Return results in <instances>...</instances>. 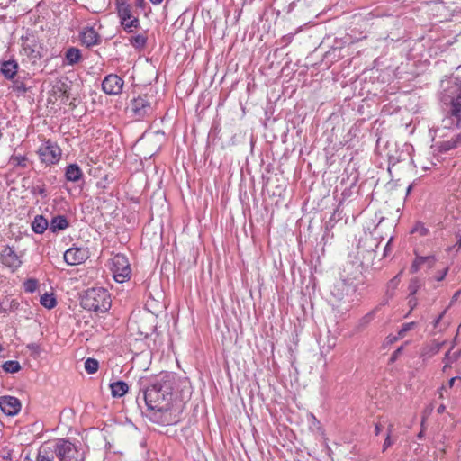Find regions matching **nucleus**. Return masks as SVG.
I'll return each instance as SVG.
<instances>
[{
  "mask_svg": "<svg viewBox=\"0 0 461 461\" xmlns=\"http://www.w3.org/2000/svg\"><path fill=\"white\" fill-rule=\"evenodd\" d=\"M65 177L67 181L77 182L83 177V172L77 164H70L66 167Z\"/></svg>",
  "mask_w": 461,
  "mask_h": 461,
  "instance_id": "nucleus-16",
  "label": "nucleus"
},
{
  "mask_svg": "<svg viewBox=\"0 0 461 461\" xmlns=\"http://www.w3.org/2000/svg\"><path fill=\"white\" fill-rule=\"evenodd\" d=\"M392 426H390V428L388 429V434H387V437L384 442V445H383V451H385L392 444V440L390 438V434H391V431H392Z\"/></svg>",
  "mask_w": 461,
  "mask_h": 461,
  "instance_id": "nucleus-38",
  "label": "nucleus"
},
{
  "mask_svg": "<svg viewBox=\"0 0 461 461\" xmlns=\"http://www.w3.org/2000/svg\"><path fill=\"white\" fill-rule=\"evenodd\" d=\"M402 339L401 337H399V334L394 336V335H389L386 337V342L388 344H393L394 342H396L398 339Z\"/></svg>",
  "mask_w": 461,
  "mask_h": 461,
  "instance_id": "nucleus-39",
  "label": "nucleus"
},
{
  "mask_svg": "<svg viewBox=\"0 0 461 461\" xmlns=\"http://www.w3.org/2000/svg\"><path fill=\"white\" fill-rule=\"evenodd\" d=\"M355 288L344 279L338 280L330 290V303L334 311L344 314L352 307V296Z\"/></svg>",
  "mask_w": 461,
  "mask_h": 461,
  "instance_id": "nucleus-3",
  "label": "nucleus"
},
{
  "mask_svg": "<svg viewBox=\"0 0 461 461\" xmlns=\"http://www.w3.org/2000/svg\"><path fill=\"white\" fill-rule=\"evenodd\" d=\"M461 294V290L456 291L454 295L452 296L450 304H453L457 299L459 298Z\"/></svg>",
  "mask_w": 461,
  "mask_h": 461,
  "instance_id": "nucleus-42",
  "label": "nucleus"
},
{
  "mask_svg": "<svg viewBox=\"0 0 461 461\" xmlns=\"http://www.w3.org/2000/svg\"><path fill=\"white\" fill-rule=\"evenodd\" d=\"M39 155L42 162L56 164L60 159L61 150L58 145L48 140L40 147Z\"/></svg>",
  "mask_w": 461,
  "mask_h": 461,
  "instance_id": "nucleus-8",
  "label": "nucleus"
},
{
  "mask_svg": "<svg viewBox=\"0 0 461 461\" xmlns=\"http://www.w3.org/2000/svg\"><path fill=\"white\" fill-rule=\"evenodd\" d=\"M430 258V260H427L426 262L429 265V267H432L434 266L435 258L433 256H429Z\"/></svg>",
  "mask_w": 461,
  "mask_h": 461,
  "instance_id": "nucleus-46",
  "label": "nucleus"
},
{
  "mask_svg": "<svg viewBox=\"0 0 461 461\" xmlns=\"http://www.w3.org/2000/svg\"><path fill=\"white\" fill-rule=\"evenodd\" d=\"M27 347H28V348L32 349V350L38 349V346L36 344H30Z\"/></svg>",
  "mask_w": 461,
  "mask_h": 461,
  "instance_id": "nucleus-51",
  "label": "nucleus"
},
{
  "mask_svg": "<svg viewBox=\"0 0 461 461\" xmlns=\"http://www.w3.org/2000/svg\"><path fill=\"white\" fill-rule=\"evenodd\" d=\"M458 244H459V246H461V239H460V240L458 241Z\"/></svg>",
  "mask_w": 461,
  "mask_h": 461,
  "instance_id": "nucleus-59",
  "label": "nucleus"
},
{
  "mask_svg": "<svg viewBox=\"0 0 461 461\" xmlns=\"http://www.w3.org/2000/svg\"><path fill=\"white\" fill-rule=\"evenodd\" d=\"M402 273V270L388 282L387 290H386L387 295H389L391 297L393 295L394 291L397 289V287L400 284V275Z\"/></svg>",
  "mask_w": 461,
  "mask_h": 461,
  "instance_id": "nucleus-27",
  "label": "nucleus"
},
{
  "mask_svg": "<svg viewBox=\"0 0 461 461\" xmlns=\"http://www.w3.org/2000/svg\"><path fill=\"white\" fill-rule=\"evenodd\" d=\"M373 318H374V312H368L367 314L363 316L359 320L358 328L361 329V330L366 328L371 322Z\"/></svg>",
  "mask_w": 461,
  "mask_h": 461,
  "instance_id": "nucleus-33",
  "label": "nucleus"
},
{
  "mask_svg": "<svg viewBox=\"0 0 461 461\" xmlns=\"http://www.w3.org/2000/svg\"><path fill=\"white\" fill-rule=\"evenodd\" d=\"M0 409L5 414L8 416H14L21 410V402L16 397L14 396H1Z\"/></svg>",
  "mask_w": 461,
  "mask_h": 461,
  "instance_id": "nucleus-11",
  "label": "nucleus"
},
{
  "mask_svg": "<svg viewBox=\"0 0 461 461\" xmlns=\"http://www.w3.org/2000/svg\"><path fill=\"white\" fill-rule=\"evenodd\" d=\"M68 227V221L67 218L63 215H58L51 219L50 223V230L52 232H57L59 230H64Z\"/></svg>",
  "mask_w": 461,
  "mask_h": 461,
  "instance_id": "nucleus-18",
  "label": "nucleus"
},
{
  "mask_svg": "<svg viewBox=\"0 0 461 461\" xmlns=\"http://www.w3.org/2000/svg\"><path fill=\"white\" fill-rule=\"evenodd\" d=\"M54 451L49 447H41L39 449L36 461H57Z\"/></svg>",
  "mask_w": 461,
  "mask_h": 461,
  "instance_id": "nucleus-21",
  "label": "nucleus"
},
{
  "mask_svg": "<svg viewBox=\"0 0 461 461\" xmlns=\"http://www.w3.org/2000/svg\"><path fill=\"white\" fill-rule=\"evenodd\" d=\"M432 410H433V406H432V404H430V405H429V407H427V409L425 410V413H426V414H430V413H431V411H432Z\"/></svg>",
  "mask_w": 461,
  "mask_h": 461,
  "instance_id": "nucleus-49",
  "label": "nucleus"
},
{
  "mask_svg": "<svg viewBox=\"0 0 461 461\" xmlns=\"http://www.w3.org/2000/svg\"><path fill=\"white\" fill-rule=\"evenodd\" d=\"M411 188H412V185H410L408 186V188H407V191H406V194H410V192H411Z\"/></svg>",
  "mask_w": 461,
  "mask_h": 461,
  "instance_id": "nucleus-54",
  "label": "nucleus"
},
{
  "mask_svg": "<svg viewBox=\"0 0 461 461\" xmlns=\"http://www.w3.org/2000/svg\"><path fill=\"white\" fill-rule=\"evenodd\" d=\"M88 258V252L82 248H70L64 253V260L68 265L76 266L83 263Z\"/></svg>",
  "mask_w": 461,
  "mask_h": 461,
  "instance_id": "nucleus-10",
  "label": "nucleus"
},
{
  "mask_svg": "<svg viewBox=\"0 0 461 461\" xmlns=\"http://www.w3.org/2000/svg\"><path fill=\"white\" fill-rule=\"evenodd\" d=\"M412 232H418L421 236H425L429 233V230L423 226L420 222H417L412 230Z\"/></svg>",
  "mask_w": 461,
  "mask_h": 461,
  "instance_id": "nucleus-36",
  "label": "nucleus"
},
{
  "mask_svg": "<svg viewBox=\"0 0 461 461\" xmlns=\"http://www.w3.org/2000/svg\"><path fill=\"white\" fill-rule=\"evenodd\" d=\"M82 43L87 48L100 43V35L93 27H85L80 33Z\"/></svg>",
  "mask_w": 461,
  "mask_h": 461,
  "instance_id": "nucleus-14",
  "label": "nucleus"
},
{
  "mask_svg": "<svg viewBox=\"0 0 461 461\" xmlns=\"http://www.w3.org/2000/svg\"><path fill=\"white\" fill-rule=\"evenodd\" d=\"M135 5L139 8H144L146 5V2H145V0H136Z\"/></svg>",
  "mask_w": 461,
  "mask_h": 461,
  "instance_id": "nucleus-43",
  "label": "nucleus"
},
{
  "mask_svg": "<svg viewBox=\"0 0 461 461\" xmlns=\"http://www.w3.org/2000/svg\"><path fill=\"white\" fill-rule=\"evenodd\" d=\"M444 344H445V341H443V342H441V343H435V344H434V346H432V348H431V351H432V353H433V354L438 353V352L440 350L441 347H442Z\"/></svg>",
  "mask_w": 461,
  "mask_h": 461,
  "instance_id": "nucleus-41",
  "label": "nucleus"
},
{
  "mask_svg": "<svg viewBox=\"0 0 461 461\" xmlns=\"http://www.w3.org/2000/svg\"><path fill=\"white\" fill-rule=\"evenodd\" d=\"M80 304L88 311L105 312L111 307L110 294L103 287L90 288L81 295Z\"/></svg>",
  "mask_w": 461,
  "mask_h": 461,
  "instance_id": "nucleus-4",
  "label": "nucleus"
},
{
  "mask_svg": "<svg viewBox=\"0 0 461 461\" xmlns=\"http://www.w3.org/2000/svg\"><path fill=\"white\" fill-rule=\"evenodd\" d=\"M43 192H44L43 189L39 190V193H41V194H43Z\"/></svg>",
  "mask_w": 461,
  "mask_h": 461,
  "instance_id": "nucleus-57",
  "label": "nucleus"
},
{
  "mask_svg": "<svg viewBox=\"0 0 461 461\" xmlns=\"http://www.w3.org/2000/svg\"><path fill=\"white\" fill-rule=\"evenodd\" d=\"M111 270L116 282L123 283L131 274V265L123 254H116L111 259Z\"/></svg>",
  "mask_w": 461,
  "mask_h": 461,
  "instance_id": "nucleus-6",
  "label": "nucleus"
},
{
  "mask_svg": "<svg viewBox=\"0 0 461 461\" xmlns=\"http://www.w3.org/2000/svg\"><path fill=\"white\" fill-rule=\"evenodd\" d=\"M420 286V282L418 278L411 279L409 287H408V289L410 291V296H413L419 290Z\"/></svg>",
  "mask_w": 461,
  "mask_h": 461,
  "instance_id": "nucleus-32",
  "label": "nucleus"
},
{
  "mask_svg": "<svg viewBox=\"0 0 461 461\" xmlns=\"http://www.w3.org/2000/svg\"><path fill=\"white\" fill-rule=\"evenodd\" d=\"M403 349V346L399 347L391 356L390 357V363H394L399 356L402 354Z\"/></svg>",
  "mask_w": 461,
  "mask_h": 461,
  "instance_id": "nucleus-37",
  "label": "nucleus"
},
{
  "mask_svg": "<svg viewBox=\"0 0 461 461\" xmlns=\"http://www.w3.org/2000/svg\"><path fill=\"white\" fill-rule=\"evenodd\" d=\"M99 367V363L95 358H87L85 362V369L88 374H95Z\"/></svg>",
  "mask_w": 461,
  "mask_h": 461,
  "instance_id": "nucleus-30",
  "label": "nucleus"
},
{
  "mask_svg": "<svg viewBox=\"0 0 461 461\" xmlns=\"http://www.w3.org/2000/svg\"><path fill=\"white\" fill-rule=\"evenodd\" d=\"M4 350L3 347L0 345V352Z\"/></svg>",
  "mask_w": 461,
  "mask_h": 461,
  "instance_id": "nucleus-58",
  "label": "nucleus"
},
{
  "mask_svg": "<svg viewBox=\"0 0 461 461\" xmlns=\"http://www.w3.org/2000/svg\"><path fill=\"white\" fill-rule=\"evenodd\" d=\"M82 55L81 51L74 47H71L66 51V59L68 64L75 65L81 60Z\"/></svg>",
  "mask_w": 461,
  "mask_h": 461,
  "instance_id": "nucleus-22",
  "label": "nucleus"
},
{
  "mask_svg": "<svg viewBox=\"0 0 461 461\" xmlns=\"http://www.w3.org/2000/svg\"><path fill=\"white\" fill-rule=\"evenodd\" d=\"M436 133H438L439 136H443L444 134H440L441 133V129L440 128H438L436 130Z\"/></svg>",
  "mask_w": 461,
  "mask_h": 461,
  "instance_id": "nucleus-55",
  "label": "nucleus"
},
{
  "mask_svg": "<svg viewBox=\"0 0 461 461\" xmlns=\"http://www.w3.org/2000/svg\"><path fill=\"white\" fill-rule=\"evenodd\" d=\"M173 383L169 374H161L143 390V399L150 411L149 420L160 425L177 423L179 418L173 413L171 403Z\"/></svg>",
  "mask_w": 461,
  "mask_h": 461,
  "instance_id": "nucleus-1",
  "label": "nucleus"
},
{
  "mask_svg": "<svg viewBox=\"0 0 461 461\" xmlns=\"http://www.w3.org/2000/svg\"><path fill=\"white\" fill-rule=\"evenodd\" d=\"M41 304L43 305L44 307L48 308V309H52L56 306L57 304V301H56V298L53 296V294H44L41 297Z\"/></svg>",
  "mask_w": 461,
  "mask_h": 461,
  "instance_id": "nucleus-25",
  "label": "nucleus"
},
{
  "mask_svg": "<svg viewBox=\"0 0 461 461\" xmlns=\"http://www.w3.org/2000/svg\"><path fill=\"white\" fill-rule=\"evenodd\" d=\"M27 162V158L23 155H13L9 159V164L14 167H25Z\"/></svg>",
  "mask_w": 461,
  "mask_h": 461,
  "instance_id": "nucleus-28",
  "label": "nucleus"
},
{
  "mask_svg": "<svg viewBox=\"0 0 461 461\" xmlns=\"http://www.w3.org/2000/svg\"><path fill=\"white\" fill-rule=\"evenodd\" d=\"M450 95L445 94L442 96L447 116L442 120L443 129L459 128L461 123V87L454 86Z\"/></svg>",
  "mask_w": 461,
  "mask_h": 461,
  "instance_id": "nucleus-2",
  "label": "nucleus"
},
{
  "mask_svg": "<svg viewBox=\"0 0 461 461\" xmlns=\"http://www.w3.org/2000/svg\"><path fill=\"white\" fill-rule=\"evenodd\" d=\"M445 410H446V406L444 404H441L438 407L437 412L441 414L445 411Z\"/></svg>",
  "mask_w": 461,
  "mask_h": 461,
  "instance_id": "nucleus-47",
  "label": "nucleus"
},
{
  "mask_svg": "<svg viewBox=\"0 0 461 461\" xmlns=\"http://www.w3.org/2000/svg\"><path fill=\"white\" fill-rule=\"evenodd\" d=\"M427 260H430L429 257H416L411 267V272L416 273L419 271L420 266L426 263Z\"/></svg>",
  "mask_w": 461,
  "mask_h": 461,
  "instance_id": "nucleus-31",
  "label": "nucleus"
},
{
  "mask_svg": "<svg viewBox=\"0 0 461 461\" xmlns=\"http://www.w3.org/2000/svg\"><path fill=\"white\" fill-rule=\"evenodd\" d=\"M461 140L460 134L455 135L450 140L442 141L439 145V148L443 151L450 150L456 147L457 143Z\"/></svg>",
  "mask_w": 461,
  "mask_h": 461,
  "instance_id": "nucleus-23",
  "label": "nucleus"
},
{
  "mask_svg": "<svg viewBox=\"0 0 461 461\" xmlns=\"http://www.w3.org/2000/svg\"><path fill=\"white\" fill-rule=\"evenodd\" d=\"M121 24L127 32H132V29H136L140 26V21L137 17H133L130 20H121Z\"/></svg>",
  "mask_w": 461,
  "mask_h": 461,
  "instance_id": "nucleus-29",
  "label": "nucleus"
},
{
  "mask_svg": "<svg viewBox=\"0 0 461 461\" xmlns=\"http://www.w3.org/2000/svg\"><path fill=\"white\" fill-rule=\"evenodd\" d=\"M112 396L120 398L123 396L129 389L128 384L123 381H117L110 384Z\"/></svg>",
  "mask_w": 461,
  "mask_h": 461,
  "instance_id": "nucleus-19",
  "label": "nucleus"
},
{
  "mask_svg": "<svg viewBox=\"0 0 461 461\" xmlns=\"http://www.w3.org/2000/svg\"><path fill=\"white\" fill-rule=\"evenodd\" d=\"M0 261L5 266L13 269H17L22 264L16 252L9 246H5L0 252Z\"/></svg>",
  "mask_w": 461,
  "mask_h": 461,
  "instance_id": "nucleus-12",
  "label": "nucleus"
},
{
  "mask_svg": "<svg viewBox=\"0 0 461 461\" xmlns=\"http://www.w3.org/2000/svg\"><path fill=\"white\" fill-rule=\"evenodd\" d=\"M115 5L121 20L126 21L134 17L132 15V7L126 0H116Z\"/></svg>",
  "mask_w": 461,
  "mask_h": 461,
  "instance_id": "nucleus-15",
  "label": "nucleus"
},
{
  "mask_svg": "<svg viewBox=\"0 0 461 461\" xmlns=\"http://www.w3.org/2000/svg\"><path fill=\"white\" fill-rule=\"evenodd\" d=\"M129 109L137 120L143 119L152 111L151 103L147 95L131 100Z\"/></svg>",
  "mask_w": 461,
  "mask_h": 461,
  "instance_id": "nucleus-7",
  "label": "nucleus"
},
{
  "mask_svg": "<svg viewBox=\"0 0 461 461\" xmlns=\"http://www.w3.org/2000/svg\"><path fill=\"white\" fill-rule=\"evenodd\" d=\"M59 461H84L85 449L82 445L66 438H59L51 448Z\"/></svg>",
  "mask_w": 461,
  "mask_h": 461,
  "instance_id": "nucleus-5",
  "label": "nucleus"
},
{
  "mask_svg": "<svg viewBox=\"0 0 461 461\" xmlns=\"http://www.w3.org/2000/svg\"><path fill=\"white\" fill-rule=\"evenodd\" d=\"M147 36L144 34H138L135 36H131L129 39L130 43L135 48V49H142L147 44Z\"/></svg>",
  "mask_w": 461,
  "mask_h": 461,
  "instance_id": "nucleus-24",
  "label": "nucleus"
},
{
  "mask_svg": "<svg viewBox=\"0 0 461 461\" xmlns=\"http://www.w3.org/2000/svg\"><path fill=\"white\" fill-rule=\"evenodd\" d=\"M414 326H415L414 322H408V323L402 324V328L398 331L399 337H401L402 339L405 336V334L409 330H411Z\"/></svg>",
  "mask_w": 461,
  "mask_h": 461,
  "instance_id": "nucleus-34",
  "label": "nucleus"
},
{
  "mask_svg": "<svg viewBox=\"0 0 461 461\" xmlns=\"http://www.w3.org/2000/svg\"><path fill=\"white\" fill-rule=\"evenodd\" d=\"M446 312H447V309H446V310H444V311L441 312V314H440V315L436 319V321H435V324H434V326H435V327H437V326L438 325L439 321H441V319H442V318H443V316L445 315Z\"/></svg>",
  "mask_w": 461,
  "mask_h": 461,
  "instance_id": "nucleus-45",
  "label": "nucleus"
},
{
  "mask_svg": "<svg viewBox=\"0 0 461 461\" xmlns=\"http://www.w3.org/2000/svg\"><path fill=\"white\" fill-rule=\"evenodd\" d=\"M455 379H456V378H452V379L450 380V385H452V384H453V383H454Z\"/></svg>",
  "mask_w": 461,
  "mask_h": 461,
  "instance_id": "nucleus-56",
  "label": "nucleus"
},
{
  "mask_svg": "<svg viewBox=\"0 0 461 461\" xmlns=\"http://www.w3.org/2000/svg\"><path fill=\"white\" fill-rule=\"evenodd\" d=\"M409 303L413 304V305H416V303H416V299H415V298H413V297L411 296V297L410 298Z\"/></svg>",
  "mask_w": 461,
  "mask_h": 461,
  "instance_id": "nucleus-53",
  "label": "nucleus"
},
{
  "mask_svg": "<svg viewBox=\"0 0 461 461\" xmlns=\"http://www.w3.org/2000/svg\"><path fill=\"white\" fill-rule=\"evenodd\" d=\"M48 226L49 222L42 215H37L32 223V230L38 234L43 233Z\"/></svg>",
  "mask_w": 461,
  "mask_h": 461,
  "instance_id": "nucleus-20",
  "label": "nucleus"
},
{
  "mask_svg": "<svg viewBox=\"0 0 461 461\" xmlns=\"http://www.w3.org/2000/svg\"><path fill=\"white\" fill-rule=\"evenodd\" d=\"M446 312H447V309H446V310H444V311L441 312V314H440V315L436 319V321H435V324H434V326H435V327H437V326L438 325L439 321H441V319H442V318H443V316L445 315Z\"/></svg>",
  "mask_w": 461,
  "mask_h": 461,
  "instance_id": "nucleus-44",
  "label": "nucleus"
},
{
  "mask_svg": "<svg viewBox=\"0 0 461 461\" xmlns=\"http://www.w3.org/2000/svg\"><path fill=\"white\" fill-rule=\"evenodd\" d=\"M2 368H3L6 373L14 374V373H17L18 371H20V369H21V365L19 364V362H18V361H14V360H8V361H5V362L2 365Z\"/></svg>",
  "mask_w": 461,
  "mask_h": 461,
  "instance_id": "nucleus-26",
  "label": "nucleus"
},
{
  "mask_svg": "<svg viewBox=\"0 0 461 461\" xmlns=\"http://www.w3.org/2000/svg\"><path fill=\"white\" fill-rule=\"evenodd\" d=\"M391 242H392V238L389 240V241L387 242V244H386V246H385V249H384V255H386V254H387L388 249H389V246H390Z\"/></svg>",
  "mask_w": 461,
  "mask_h": 461,
  "instance_id": "nucleus-50",
  "label": "nucleus"
},
{
  "mask_svg": "<svg viewBox=\"0 0 461 461\" xmlns=\"http://www.w3.org/2000/svg\"><path fill=\"white\" fill-rule=\"evenodd\" d=\"M380 432H381L380 425L379 424H375V434L377 436V435L380 434Z\"/></svg>",
  "mask_w": 461,
  "mask_h": 461,
  "instance_id": "nucleus-48",
  "label": "nucleus"
},
{
  "mask_svg": "<svg viewBox=\"0 0 461 461\" xmlns=\"http://www.w3.org/2000/svg\"><path fill=\"white\" fill-rule=\"evenodd\" d=\"M0 70L6 79H13L17 73L18 64L14 60L4 61Z\"/></svg>",
  "mask_w": 461,
  "mask_h": 461,
  "instance_id": "nucleus-17",
  "label": "nucleus"
},
{
  "mask_svg": "<svg viewBox=\"0 0 461 461\" xmlns=\"http://www.w3.org/2000/svg\"><path fill=\"white\" fill-rule=\"evenodd\" d=\"M124 81L115 74L107 75L102 82V89L110 95H116L122 93Z\"/></svg>",
  "mask_w": 461,
  "mask_h": 461,
  "instance_id": "nucleus-9",
  "label": "nucleus"
},
{
  "mask_svg": "<svg viewBox=\"0 0 461 461\" xmlns=\"http://www.w3.org/2000/svg\"><path fill=\"white\" fill-rule=\"evenodd\" d=\"M153 5H159L163 2V0H149Z\"/></svg>",
  "mask_w": 461,
  "mask_h": 461,
  "instance_id": "nucleus-52",
  "label": "nucleus"
},
{
  "mask_svg": "<svg viewBox=\"0 0 461 461\" xmlns=\"http://www.w3.org/2000/svg\"><path fill=\"white\" fill-rule=\"evenodd\" d=\"M447 272H448V267L444 268V270L440 274H438L435 276L436 280L442 281L445 278Z\"/></svg>",
  "mask_w": 461,
  "mask_h": 461,
  "instance_id": "nucleus-40",
  "label": "nucleus"
},
{
  "mask_svg": "<svg viewBox=\"0 0 461 461\" xmlns=\"http://www.w3.org/2000/svg\"><path fill=\"white\" fill-rule=\"evenodd\" d=\"M38 283L34 279H29L24 283V289L26 292L32 293L36 290Z\"/></svg>",
  "mask_w": 461,
  "mask_h": 461,
  "instance_id": "nucleus-35",
  "label": "nucleus"
},
{
  "mask_svg": "<svg viewBox=\"0 0 461 461\" xmlns=\"http://www.w3.org/2000/svg\"><path fill=\"white\" fill-rule=\"evenodd\" d=\"M24 54L35 62L41 58L40 47L34 37H22Z\"/></svg>",
  "mask_w": 461,
  "mask_h": 461,
  "instance_id": "nucleus-13",
  "label": "nucleus"
}]
</instances>
